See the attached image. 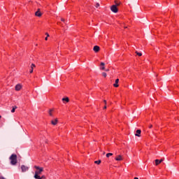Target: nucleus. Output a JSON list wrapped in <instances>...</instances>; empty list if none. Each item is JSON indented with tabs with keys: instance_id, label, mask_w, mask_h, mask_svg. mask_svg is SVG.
I'll return each instance as SVG.
<instances>
[{
	"instance_id": "f257e3e1",
	"label": "nucleus",
	"mask_w": 179,
	"mask_h": 179,
	"mask_svg": "<svg viewBox=\"0 0 179 179\" xmlns=\"http://www.w3.org/2000/svg\"><path fill=\"white\" fill-rule=\"evenodd\" d=\"M34 169H37V171H35L34 178H38V176L43 171H44V169L40 166H35Z\"/></svg>"
},
{
	"instance_id": "f03ea898",
	"label": "nucleus",
	"mask_w": 179,
	"mask_h": 179,
	"mask_svg": "<svg viewBox=\"0 0 179 179\" xmlns=\"http://www.w3.org/2000/svg\"><path fill=\"white\" fill-rule=\"evenodd\" d=\"M10 160L12 166H16L17 164V155L16 154H12L10 157Z\"/></svg>"
},
{
	"instance_id": "7ed1b4c3",
	"label": "nucleus",
	"mask_w": 179,
	"mask_h": 179,
	"mask_svg": "<svg viewBox=\"0 0 179 179\" xmlns=\"http://www.w3.org/2000/svg\"><path fill=\"white\" fill-rule=\"evenodd\" d=\"M110 10L113 12V13H117V12H118V8H117L116 5H113L110 7Z\"/></svg>"
},
{
	"instance_id": "20e7f679",
	"label": "nucleus",
	"mask_w": 179,
	"mask_h": 179,
	"mask_svg": "<svg viewBox=\"0 0 179 179\" xmlns=\"http://www.w3.org/2000/svg\"><path fill=\"white\" fill-rule=\"evenodd\" d=\"M21 170L22 173H26L29 170V167L24 165L21 166Z\"/></svg>"
},
{
	"instance_id": "39448f33",
	"label": "nucleus",
	"mask_w": 179,
	"mask_h": 179,
	"mask_svg": "<svg viewBox=\"0 0 179 179\" xmlns=\"http://www.w3.org/2000/svg\"><path fill=\"white\" fill-rule=\"evenodd\" d=\"M43 15V13H41V11H40V8H38L37 11L35 13V16H37L38 17H41Z\"/></svg>"
},
{
	"instance_id": "423d86ee",
	"label": "nucleus",
	"mask_w": 179,
	"mask_h": 179,
	"mask_svg": "<svg viewBox=\"0 0 179 179\" xmlns=\"http://www.w3.org/2000/svg\"><path fill=\"white\" fill-rule=\"evenodd\" d=\"M93 51H94V52H99V51H100V47L99 45L94 46Z\"/></svg>"
},
{
	"instance_id": "0eeeda50",
	"label": "nucleus",
	"mask_w": 179,
	"mask_h": 179,
	"mask_svg": "<svg viewBox=\"0 0 179 179\" xmlns=\"http://www.w3.org/2000/svg\"><path fill=\"white\" fill-rule=\"evenodd\" d=\"M20 89H22V85L17 84V85H15V90L17 92H19V90H20Z\"/></svg>"
},
{
	"instance_id": "6e6552de",
	"label": "nucleus",
	"mask_w": 179,
	"mask_h": 179,
	"mask_svg": "<svg viewBox=\"0 0 179 179\" xmlns=\"http://www.w3.org/2000/svg\"><path fill=\"white\" fill-rule=\"evenodd\" d=\"M120 82V79H116L115 83L113 84L114 87H118V83Z\"/></svg>"
},
{
	"instance_id": "1a4fd4ad",
	"label": "nucleus",
	"mask_w": 179,
	"mask_h": 179,
	"mask_svg": "<svg viewBox=\"0 0 179 179\" xmlns=\"http://www.w3.org/2000/svg\"><path fill=\"white\" fill-rule=\"evenodd\" d=\"M162 162H163V159H155L156 166H159V164H160V163H162Z\"/></svg>"
},
{
	"instance_id": "9d476101",
	"label": "nucleus",
	"mask_w": 179,
	"mask_h": 179,
	"mask_svg": "<svg viewBox=\"0 0 179 179\" xmlns=\"http://www.w3.org/2000/svg\"><path fill=\"white\" fill-rule=\"evenodd\" d=\"M136 134H135V136H141V132H142V131H141V129H138V130H136Z\"/></svg>"
},
{
	"instance_id": "9b49d317",
	"label": "nucleus",
	"mask_w": 179,
	"mask_h": 179,
	"mask_svg": "<svg viewBox=\"0 0 179 179\" xmlns=\"http://www.w3.org/2000/svg\"><path fill=\"white\" fill-rule=\"evenodd\" d=\"M52 125H57L58 124V119H55V120L51 121Z\"/></svg>"
},
{
	"instance_id": "f8f14e48",
	"label": "nucleus",
	"mask_w": 179,
	"mask_h": 179,
	"mask_svg": "<svg viewBox=\"0 0 179 179\" xmlns=\"http://www.w3.org/2000/svg\"><path fill=\"white\" fill-rule=\"evenodd\" d=\"M34 68H36V65L34 64H31L30 73H33V69H34Z\"/></svg>"
},
{
	"instance_id": "ddd939ff",
	"label": "nucleus",
	"mask_w": 179,
	"mask_h": 179,
	"mask_svg": "<svg viewBox=\"0 0 179 179\" xmlns=\"http://www.w3.org/2000/svg\"><path fill=\"white\" fill-rule=\"evenodd\" d=\"M115 160H117V162H121V160H122V156L118 155V156L115 158Z\"/></svg>"
},
{
	"instance_id": "4468645a",
	"label": "nucleus",
	"mask_w": 179,
	"mask_h": 179,
	"mask_svg": "<svg viewBox=\"0 0 179 179\" xmlns=\"http://www.w3.org/2000/svg\"><path fill=\"white\" fill-rule=\"evenodd\" d=\"M62 100V101H66V103L69 102V98H68V97L63 98Z\"/></svg>"
},
{
	"instance_id": "2eb2a0df",
	"label": "nucleus",
	"mask_w": 179,
	"mask_h": 179,
	"mask_svg": "<svg viewBox=\"0 0 179 179\" xmlns=\"http://www.w3.org/2000/svg\"><path fill=\"white\" fill-rule=\"evenodd\" d=\"M16 108H17V106H14L13 107V109L11 110V113H15Z\"/></svg>"
},
{
	"instance_id": "dca6fc26",
	"label": "nucleus",
	"mask_w": 179,
	"mask_h": 179,
	"mask_svg": "<svg viewBox=\"0 0 179 179\" xmlns=\"http://www.w3.org/2000/svg\"><path fill=\"white\" fill-rule=\"evenodd\" d=\"M136 54L137 55H138V57H142V53H141V52H138V51H136Z\"/></svg>"
},
{
	"instance_id": "f3484780",
	"label": "nucleus",
	"mask_w": 179,
	"mask_h": 179,
	"mask_svg": "<svg viewBox=\"0 0 179 179\" xmlns=\"http://www.w3.org/2000/svg\"><path fill=\"white\" fill-rule=\"evenodd\" d=\"M49 115H50V117H52V109L49 110Z\"/></svg>"
},
{
	"instance_id": "a211bd4d",
	"label": "nucleus",
	"mask_w": 179,
	"mask_h": 179,
	"mask_svg": "<svg viewBox=\"0 0 179 179\" xmlns=\"http://www.w3.org/2000/svg\"><path fill=\"white\" fill-rule=\"evenodd\" d=\"M95 164H100V163H101V160H98V161H95L94 162Z\"/></svg>"
},
{
	"instance_id": "6ab92c4d",
	"label": "nucleus",
	"mask_w": 179,
	"mask_h": 179,
	"mask_svg": "<svg viewBox=\"0 0 179 179\" xmlns=\"http://www.w3.org/2000/svg\"><path fill=\"white\" fill-rule=\"evenodd\" d=\"M110 156H113V153H107L106 157H110Z\"/></svg>"
},
{
	"instance_id": "aec40b11",
	"label": "nucleus",
	"mask_w": 179,
	"mask_h": 179,
	"mask_svg": "<svg viewBox=\"0 0 179 179\" xmlns=\"http://www.w3.org/2000/svg\"><path fill=\"white\" fill-rule=\"evenodd\" d=\"M102 76H103V78H106L107 77V73H102Z\"/></svg>"
},
{
	"instance_id": "412c9836",
	"label": "nucleus",
	"mask_w": 179,
	"mask_h": 179,
	"mask_svg": "<svg viewBox=\"0 0 179 179\" xmlns=\"http://www.w3.org/2000/svg\"><path fill=\"white\" fill-rule=\"evenodd\" d=\"M99 6H100V4H99V3H97L96 4V8H99Z\"/></svg>"
},
{
	"instance_id": "4be33fe9",
	"label": "nucleus",
	"mask_w": 179,
	"mask_h": 179,
	"mask_svg": "<svg viewBox=\"0 0 179 179\" xmlns=\"http://www.w3.org/2000/svg\"><path fill=\"white\" fill-rule=\"evenodd\" d=\"M115 3H116V5H115L116 7H117V6H120V3H117V1H115Z\"/></svg>"
},
{
	"instance_id": "5701e85b",
	"label": "nucleus",
	"mask_w": 179,
	"mask_h": 179,
	"mask_svg": "<svg viewBox=\"0 0 179 179\" xmlns=\"http://www.w3.org/2000/svg\"><path fill=\"white\" fill-rule=\"evenodd\" d=\"M101 66H104V65H106V64H104V62H101Z\"/></svg>"
},
{
	"instance_id": "b1692460",
	"label": "nucleus",
	"mask_w": 179,
	"mask_h": 179,
	"mask_svg": "<svg viewBox=\"0 0 179 179\" xmlns=\"http://www.w3.org/2000/svg\"><path fill=\"white\" fill-rule=\"evenodd\" d=\"M41 178V179H44V178H45V176H42Z\"/></svg>"
},
{
	"instance_id": "393cba45",
	"label": "nucleus",
	"mask_w": 179,
	"mask_h": 179,
	"mask_svg": "<svg viewBox=\"0 0 179 179\" xmlns=\"http://www.w3.org/2000/svg\"><path fill=\"white\" fill-rule=\"evenodd\" d=\"M45 34L47 36L46 37H50V34H48V33H46Z\"/></svg>"
},
{
	"instance_id": "a878e982",
	"label": "nucleus",
	"mask_w": 179,
	"mask_h": 179,
	"mask_svg": "<svg viewBox=\"0 0 179 179\" xmlns=\"http://www.w3.org/2000/svg\"><path fill=\"white\" fill-rule=\"evenodd\" d=\"M101 69H102V71H104V69H105L104 66H103V67H101Z\"/></svg>"
},
{
	"instance_id": "bb28decb",
	"label": "nucleus",
	"mask_w": 179,
	"mask_h": 179,
	"mask_svg": "<svg viewBox=\"0 0 179 179\" xmlns=\"http://www.w3.org/2000/svg\"><path fill=\"white\" fill-rule=\"evenodd\" d=\"M103 103H104L105 104H107V101L104 100V101H103Z\"/></svg>"
},
{
	"instance_id": "cd10ccee",
	"label": "nucleus",
	"mask_w": 179,
	"mask_h": 179,
	"mask_svg": "<svg viewBox=\"0 0 179 179\" xmlns=\"http://www.w3.org/2000/svg\"><path fill=\"white\" fill-rule=\"evenodd\" d=\"M36 179H42L40 176H38V178H34Z\"/></svg>"
},
{
	"instance_id": "c85d7f7f",
	"label": "nucleus",
	"mask_w": 179,
	"mask_h": 179,
	"mask_svg": "<svg viewBox=\"0 0 179 179\" xmlns=\"http://www.w3.org/2000/svg\"><path fill=\"white\" fill-rule=\"evenodd\" d=\"M153 127V125L150 124L149 128H152Z\"/></svg>"
},
{
	"instance_id": "c756f323",
	"label": "nucleus",
	"mask_w": 179,
	"mask_h": 179,
	"mask_svg": "<svg viewBox=\"0 0 179 179\" xmlns=\"http://www.w3.org/2000/svg\"><path fill=\"white\" fill-rule=\"evenodd\" d=\"M0 179H6V178H5L4 177H0Z\"/></svg>"
},
{
	"instance_id": "7c9ffc66",
	"label": "nucleus",
	"mask_w": 179,
	"mask_h": 179,
	"mask_svg": "<svg viewBox=\"0 0 179 179\" xmlns=\"http://www.w3.org/2000/svg\"><path fill=\"white\" fill-rule=\"evenodd\" d=\"M45 40L47 41V40H48V37H45Z\"/></svg>"
},
{
	"instance_id": "2f4dec72",
	"label": "nucleus",
	"mask_w": 179,
	"mask_h": 179,
	"mask_svg": "<svg viewBox=\"0 0 179 179\" xmlns=\"http://www.w3.org/2000/svg\"><path fill=\"white\" fill-rule=\"evenodd\" d=\"M106 108H107V106H105L103 107V109L106 110Z\"/></svg>"
},
{
	"instance_id": "473e14b6",
	"label": "nucleus",
	"mask_w": 179,
	"mask_h": 179,
	"mask_svg": "<svg viewBox=\"0 0 179 179\" xmlns=\"http://www.w3.org/2000/svg\"><path fill=\"white\" fill-rule=\"evenodd\" d=\"M61 20H62V22H65V20H64V19H62V18Z\"/></svg>"
},
{
	"instance_id": "72a5a7b5",
	"label": "nucleus",
	"mask_w": 179,
	"mask_h": 179,
	"mask_svg": "<svg viewBox=\"0 0 179 179\" xmlns=\"http://www.w3.org/2000/svg\"><path fill=\"white\" fill-rule=\"evenodd\" d=\"M106 72H108V71H110L109 69H106L105 70Z\"/></svg>"
},
{
	"instance_id": "f704fd0d",
	"label": "nucleus",
	"mask_w": 179,
	"mask_h": 179,
	"mask_svg": "<svg viewBox=\"0 0 179 179\" xmlns=\"http://www.w3.org/2000/svg\"><path fill=\"white\" fill-rule=\"evenodd\" d=\"M124 29H128V27H124Z\"/></svg>"
},
{
	"instance_id": "c9c22d12",
	"label": "nucleus",
	"mask_w": 179,
	"mask_h": 179,
	"mask_svg": "<svg viewBox=\"0 0 179 179\" xmlns=\"http://www.w3.org/2000/svg\"><path fill=\"white\" fill-rule=\"evenodd\" d=\"M103 155H106V152H103Z\"/></svg>"
},
{
	"instance_id": "e433bc0d",
	"label": "nucleus",
	"mask_w": 179,
	"mask_h": 179,
	"mask_svg": "<svg viewBox=\"0 0 179 179\" xmlns=\"http://www.w3.org/2000/svg\"><path fill=\"white\" fill-rule=\"evenodd\" d=\"M134 179H139V178H134Z\"/></svg>"
},
{
	"instance_id": "4c0bfd02",
	"label": "nucleus",
	"mask_w": 179,
	"mask_h": 179,
	"mask_svg": "<svg viewBox=\"0 0 179 179\" xmlns=\"http://www.w3.org/2000/svg\"><path fill=\"white\" fill-rule=\"evenodd\" d=\"M2 118V116L0 115V119Z\"/></svg>"
}]
</instances>
